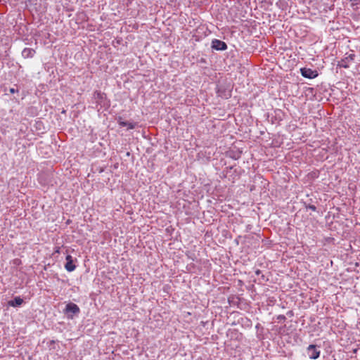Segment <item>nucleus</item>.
<instances>
[{"label": "nucleus", "mask_w": 360, "mask_h": 360, "mask_svg": "<svg viewBox=\"0 0 360 360\" xmlns=\"http://www.w3.org/2000/svg\"><path fill=\"white\" fill-rule=\"evenodd\" d=\"M94 99L95 102L101 107L105 106L108 105V101L106 99V95L99 91H96L94 93Z\"/></svg>", "instance_id": "obj_2"}, {"label": "nucleus", "mask_w": 360, "mask_h": 360, "mask_svg": "<svg viewBox=\"0 0 360 360\" xmlns=\"http://www.w3.org/2000/svg\"><path fill=\"white\" fill-rule=\"evenodd\" d=\"M354 54H350V55H349L347 57H346V58H345V59H346L347 60H354Z\"/></svg>", "instance_id": "obj_13"}, {"label": "nucleus", "mask_w": 360, "mask_h": 360, "mask_svg": "<svg viewBox=\"0 0 360 360\" xmlns=\"http://www.w3.org/2000/svg\"><path fill=\"white\" fill-rule=\"evenodd\" d=\"M63 312L68 319H72L74 316L80 313V309L76 304L70 302L66 304Z\"/></svg>", "instance_id": "obj_1"}, {"label": "nucleus", "mask_w": 360, "mask_h": 360, "mask_svg": "<svg viewBox=\"0 0 360 360\" xmlns=\"http://www.w3.org/2000/svg\"><path fill=\"white\" fill-rule=\"evenodd\" d=\"M304 205H305V207L307 209H309V210H311L312 211H316V207L314 205H307L306 203H304Z\"/></svg>", "instance_id": "obj_11"}, {"label": "nucleus", "mask_w": 360, "mask_h": 360, "mask_svg": "<svg viewBox=\"0 0 360 360\" xmlns=\"http://www.w3.org/2000/svg\"><path fill=\"white\" fill-rule=\"evenodd\" d=\"M9 92L11 94H15L16 92H18V89H15V88H10L9 89Z\"/></svg>", "instance_id": "obj_14"}, {"label": "nucleus", "mask_w": 360, "mask_h": 360, "mask_svg": "<svg viewBox=\"0 0 360 360\" xmlns=\"http://www.w3.org/2000/svg\"><path fill=\"white\" fill-rule=\"evenodd\" d=\"M66 263L65 264V269L69 271L72 272L76 269V266L74 264L73 258L71 255H68L65 257Z\"/></svg>", "instance_id": "obj_6"}, {"label": "nucleus", "mask_w": 360, "mask_h": 360, "mask_svg": "<svg viewBox=\"0 0 360 360\" xmlns=\"http://www.w3.org/2000/svg\"><path fill=\"white\" fill-rule=\"evenodd\" d=\"M212 48L217 51H225L227 49V44L219 39H213L212 41Z\"/></svg>", "instance_id": "obj_5"}, {"label": "nucleus", "mask_w": 360, "mask_h": 360, "mask_svg": "<svg viewBox=\"0 0 360 360\" xmlns=\"http://www.w3.org/2000/svg\"><path fill=\"white\" fill-rule=\"evenodd\" d=\"M277 319L279 321H285L286 319V318L284 315H279V316H278Z\"/></svg>", "instance_id": "obj_12"}, {"label": "nucleus", "mask_w": 360, "mask_h": 360, "mask_svg": "<svg viewBox=\"0 0 360 360\" xmlns=\"http://www.w3.org/2000/svg\"><path fill=\"white\" fill-rule=\"evenodd\" d=\"M320 350L315 345H310L307 348V354L311 359H316L320 356Z\"/></svg>", "instance_id": "obj_3"}, {"label": "nucleus", "mask_w": 360, "mask_h": 360, "mask_svg": "<svg viewBox=\"0 0 360 360\" xmlns=\"http://www.w3.org/2000/svg\"><path fill=\"white\" fill-rule=\"evenodd\" d=\"M300 73L302 77L307 78V79H314L319 75L317 70H312V69L308 68H301Z\"/></svg>", "instance_id": "obj_4"}, {"label": "nucleus", "mask_w": 360, "mask_h": 360, "mask_svg": "<svg viewBox=\"0 0 360 360\" xmlns=\"http://www.w3.org/2000/svg\"><path fill=\"white\" fill-rule=\"evenodd\" d=\"M118 124L120 127H127V129H133L136 127V124L134 122H129L127 121H122L121 118H120L118 121Z\"/></svg>", "instance_id": "obj_9"}, {"label": "nucleus", "mask_w": 360, "mask_h": 360, "mask_svg": "<svg viewBox=\"0 0 360 360\" xmlns=\"http://www.w3.org/2000/svg\"><path fill=\"white\" fill-rule=\"evenodd\" d=\"M35 53V51L31 48H25L22 51V56L24 58H32Z\"/></svg>", "instance_id": "obj_7"}, {"label": "nucleus", "mask_w": 360, "mask_h": 360, "mask_svg": "<svg viewBox=\"0 0 360 360\" xmlns=\"http://www.w3.org/2000/svg\"><path fill=\"white\" fill-rule=\"evenodd\" d=\"M347 61L345 58L342 59L340 62V64L339 65L342 68H349V65L347 63Z\"/></svg>", "instance_id": "obj_10"}, {"label": "nucleus", "mask_w": 360, "mask_h": 360, "mask_svg": "<svg viewBox=\"0 0 360 360\" xmlns=\"http://www.w3.org/2000/svg\"><path fill=\"white\" fill-rule=\"evenodd\" d=\"M23 300L20 297H15L13 300L8 301V304L11 307H16L21 305Z\"/></svg>", "instance_id": "obj_8"}, {"label": "nucleus", "mask_w": 360, "mask_h": 360, "mask_svg": "<svg viewBox=\"0 0 360 360\" xmlns=\"http://www.w3.org/2000/svg\"><path fill=\"white\" fill-rule=\"evenodd\" d=\"M255 273L256 274L259 275L261 273V271L258 269L255 271Z\"/></svg>", "instance_id": "obj_15"}]
</instances>
